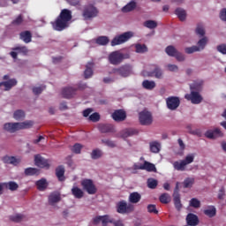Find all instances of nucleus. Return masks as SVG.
I'll list each match as a JSON object with an SVG mask.
<instances>
[{
  "instance_id": "obj_40",
  "label": "nucleus",
  "mask_w": 226,
  "mask_h": 226,
  "mask_svg": "<svg viewBox=\"0 0 226 226\" xmlns=\"http://www.w3.org/2000/svg\"><path fill=\"white\" fill-rule=\"evenodd\" d=\"M135 52H137V54H144L147 52V46L140 43L135 44Z\"/></svg>"
},
{
  "instance_id": "obj_32",
  "label": "nucleus",
  "mask_w": 226,
  "mask_h": 226,
  "mask_svg": "<svg viewBox=\"0 0 226 226\" xmlns=\"http://www.w3.org/2000/svg\"><path fill=\"white\" fill-rule=\"evenodd\" d=\"M71 192L75 199H82L84 197V191L77 186H73Z\"/></svg>"
},
{
  "instance_id": "obj_15",
  "label": "nucleus",
  "mask_w": 226,
  "mask_h": 226,
  "mask_svg": "<svg viewBox=\"0 0 226 226\" xmlns=\"http://www.w3.org/2000/svg\"><path fill=\"white\" fill-rule=\"evenodd\" d=\"M35 165L40 167L41 169H49L50 164L49 163V160L41 157V155L37 154L34 156Z\"/></svg>"
},
{
  "instance_id": "obj_64",
  "label": "nucleus",
  "mask_w": 226,
  "mask_h": 226,
  "mask_svg": "<svg viewBox=\"0 0 226 226\" xmlns=\"http://www.w3.org/2000/svg\"><path fill=\"white\" fill-rule=\"evenodd\" d=\"M174 57H176L177 61H185V56L182 55L179 51H177Z\"/></svg>"
},
{
  "instance_id": "obj_24",
  "label": "nucleus",
  "mask_w": 226,
  "mask_h": 226,
  "mask_svg": "<svg viewBox=\"0 0 226 226\" xmlns=\"http://www.w3.org/2000/svg\"><path fill=\"white\" fill-rule=\"evenodd\" d=\"M141 170H147V172H156V166L147 161H145L140 167Z\"/></svg>"
},
{
  "instance_id": "obj_47",
  "label": "nucleus",
  "mask_w": 226,
  "mask_h": 226,
  "mask_svg": "<svg viewBox=\"0 0 226 226\" xmlns=\"http://www.w3.org/2000/svg\"><path fill=\"white\" fill-rule=\"evenodd\" d=\"M165 52H166V54H168V56H170L171 57H174L176 56V54L177 53V49H176L174 48V46H168L165 49Z\"/></svg>"
},
{
  "instance_id": "obj_63",
  "label": "nucleus",
  "mask_w": 226,
  "mask_h": 226,
  "mask_svg": "<svg viewBox=\"0 0 226 226\" xmlns=\"http://www.w3.org/2000/svg\"><path fill=\"white\" fill-rule=\"evenodd\" d=\"M218 52H221V54H226V44H221L217 46Z\"/></svg>"
},
{
  "instance_id": "obj_60",
  "label": "nucleus",
  "mask_w": 226,
  "mask_h": 226,
  "mask_svg": "<svg viewBox=\"0 0 226 226\" xmlns=\"http://www.w3.org/2000/svg\"><path fill=\"white\" fill-rule=\"evenodd\" d=\"M102 144H105L109 147H116V143L109 139H102Z\"/></svg>"
},
{
  "instance_id": "obj_13",
  "label": "nucleus",
  "mask_w": 226,
  "mask_h": 226,
  "mask_svg": "<svg viewBox=\"0 0 226 226\" xmlns=\"http://www.w3.org/2000/svg\"><path fill=\"white\" fill-rule=\"evenodd\" d=\"M166 105L170 110H176L181 105L179 97L170 96L166 99Z\"/></svg>"
},
{
  "instance_id": "obj_19",
  "label": "nucleus",
  "mask_w": 226,
  "mask_h": 226,
  "mask_svg": "<svg viewBox=\"0 0 226 226\" xmlns=\"http://www.w3.org/2000/svg\"><path fill=\"white\" fill-rule=\"evenodd\" d=\"M152 68L154 71L148 72L147 73V77H155V79H162V77L163 76L162 69H160V67H158V65L156 64L152 65Z\"/></svg>"
},
{
  "instance_id": "obj_37",
  "label": "nucleus",
  "mask_w": 226,
  "mask_h": 226,
  "mask_svg": "<svg viewBox=\"0 0 226 226\" xmlns=\"http://www.w3.org/2000/svg\"><path fill=\"white\" fill-rule=\"evenodd\" d=\"M13 117L16 119V121H23V119L26 118V112L22 109H17L13 113Z\"/></svg>"
},
{
  "instance_id": "obj_58",
  "label": "nucleus",
  "mask_w": 226,
  "mask_h": 226,
  "mask_svg": "<svg viewBox=\"0 0 226 226\" xmlns=\"http://www.w3.org/2000/svg\"><path fill=\"white\" fill-rule=\"evenodd\" d=\"M85 79H91L93 77V69L87 65V69L84 72Z\"/></svg>"
},
{
  "instance_id": "obj_59",
  "label": "nucleus",
  "mask_w": 226,
  "mask_h": 226,
  "mask_svg": "<svg viewBox=\"0 0 226 226\" xmlns=\"http://www.w3.org/2000/svg\"><path fill=\"white\" fill-rule=\"evenodd\" d=\"M89 120L92 121L93 123H98L100 121V114L98 113H93L92 115L89 116Z\"/></svg>"
},
{
  "instance_id": "obj_52",
  "label": "nucleus",
  "mask_w": 226,
  "mask_h": 226,
  "mask_svg": "<svg viewBox=\"0 0 226 226\" xmlns=\"http://www.w3.org/2000/svg\"><path fill=\"white\" fill-rule=\"evenodd\" d=\"M191 91H195L199 93V91L202 90V84L194 82L192 85H190Z\"/></svg>"
},
{
  "instance_id": "obj_62",
  "label": "nucleus",
  "mask_w": 226,
  "mask_h": 226,
  "mask_svg": "<svg viewBox=\"0 0 226 226\" xmlns=\"http://www.w3.org/2000/svg\"><path fill=\"white\" fill-rule=\"evenodd\" d=\"M224 198H225V188L222 187L219 190L218 199L219 200H223Z\"/></svg>"
},
{
  "instance_id": "obj_50",
  "label": "nucleus",
  "mask_w": 226,
  "mask_h": 226,
  "mask_svg": "<svg viewBox=\"0 0 226 226\" xmlns=\"http://www.w3.org/2000/svg\"><path fill=\"white\" fill-rule=\"evenodd\" d=\"M193 160H195V155L193 154H187L182 162L186 165H190V163H193Z\"/></svg>"
},
{
  "instance_id": "obj_48",
  "label": "nucleus",
  "mask_w": 226,
  "mask_h": 226,
  "mask_svg": "<svg viewBox=\"0 0 226 226\" xmlns=\"http://www.w3.org/2000/svg\"><path fill=\"white\" fill-rule=\"evenodd\" d=\"M24 218H26V216H24V215L17 214L15 215H11L10 217V220H11V222H15L16 223H19V222H22V220H24Z\"/></svg>"
},
{
  "instance_id": "obj_51",
  "label": "nucleus",
  "mask_w": 226,
  "mask_h": 226,
  "mask_svg": "<svg viewBox=\"0 0 226 226\" xmlns=\"http://www.w3.org/2000/svg\"><path fill=\"white\" fill-rule=\"evenodd\" d=\"M96 43L98 45H107L109 43V37L100 36L96 39Z\"/></svg>"
},
{
  "instance_id": "obj_23",
  "label": "nucleus",
  "mask_w": 226,
  "mask_h": 226,
  "mask_svg": "<svg viewBox=\"0 0 226 226\" xmlns=\"http://www.w3.org/2000/svg\"><path fill=\"white\" fill-rule=\"evenodd\" d=\"M139 131L136 129H124L121 132L122 139H128V137H133V135H137Z\"/></svg>"
},
{
  "instance_id": "obj_7",
  "label": "nucleus",
  "mask_w": 226,
  "mask_h": 226,
  "mask_svg": "<svg viewBox=\"0 0 226 226\" xmlns=\"http://www.w3.org/2000/svg\"><path fill=\"white\" fill-rule=\"evenodd\" d=\"M207 37L204 36L199 40L197 43L198 46L185 48V54H193V52H200V50H204L206 49V45H207Z\"/></svg>"
},
{
  "instance_id": "obj_16",
  "label": "nucleus",
  "mask_w": 226,
  "mask_h": 226,
  "mask_svg": "<svg viewBox=\"0 0 226 226\" xmlns=\"http://www.w3.org/2000/svg\"><path fill=\"white\" fill-rule=\"evenodd\" d=\"M77 89L78 88L72 87H64L62 90V96L67 100H70V98H73L75 94H77Z\"/></svg>"
},
{
  "instance_id": "obj_11",
  "label": "nucleus",
  "mask_w": 226,
  "mask_h": 226,
  "mask_svg": "<svg viewBox=\"0 0 226 226\" xmlns=\"http://www.w3.org/2000/svg\"><path fill=\"white\" fill-rule=\"evenodd\" d=\"M11 50L12 51L10 52V56L12 59H17V57H19V54H21V56H27V54H29V49H27V46L18 45L12 48Z\"/></svg>"
},
{
  "instance_id": "obj_42",
  "label": "nucleus",
  "mask_w": 226,
  "mask_h": 226,
  "mask_svg": "<svg viewBox=\"0 0 226 226\" xmlns=\"http://www.w3.org/2000/svg\"><path fill=\"white\" fill-rule=\"evenodd\" d=\"M83 147L80 143H76L71 147V151L74 153V154H80Z\"/></svg>"
},
{
  "instance_id": "obj_36",
  "label": "nucleus",
  "mask_w": 226,
  "mask_h": 226,
  "mask_svg": "<svg viewBox=\"0 0 226 226\" xmlns=\"http://www.w3.org/2000/svg\"><path fill=\"white\" fill-rule=\"evenodd\" d=\"M173 167H174L175 170L183 172L185 170L186 164L185 163V162L183 160L180 162L176 161L175 162H173Z\"/></svg>"
},
{
  "instance_id": "obj_18",
  "label": "nucleus",
  "mask_w": 226,
  "mask_h": 226,
  "mask_svg": "<svg viewBox=\"0 0 226 226\" xmlns=\"http://www.w3.org/2000/svg\"><path fill=\"white\" fill-rule=\"evenodd\" d=\"M205 137L207 139H218V137H223V132L218 128H215V130H208L205 133Z\"/></svg>"
},
{
  "instance_id": "obj_25",
  "label": "nucleus",
  "mask_w": 226,
  "mask_h": 226,
  "mask_svg": "<svg viewBox=\"0 0 226 226\" xmlns=\"http://www.w3.org/2000/svg\"><path fill=\"white\" fill-rule=\"evenodd\" d=\"M173 202L177 211L183 209V204L181 203V195L179 193L173 194Z\"/></svg>"
},
{
  "instance_id": "obj_61",
  "label": "nucleus",
  "mask_w": 226,
  "mask_h": 226,
  "mask_svg": "<svg viewBox=\"0 0 226 226\" xmlns=\"http://www.w3.org/2000/svg\"><path fill=\"white\" fill-rule=\"evenodd\" d=\"M219 19H221L222 22H226V8L221 10Z\"/></svg>"
},
{
  "instance_id": "obj_22",
  "label": "nucleus",
  "mask_w": 226,
  "mask_h": 226,
  "mask_svg": "<svg viewBox=\"0 0 226 226\" xmlns=\"http://www.w3.org/2000/svg\"><path fill=\"white\" fill-rule=\"evenodd\" d=\"M19 38L22 40V41H24V43H31L33 40V34L30 31H24L20 33Z\"/></svg>"
},
{
  "instance_id": "obj_5",
  "label": "nucleus",
  "mask_w": 226,
  "mask_h": 226,
  "mask_svg": "<svg viewBox=\"0 0 226 226\" xmlns=\"http://www.w3.org/2000/svg\"><path fill=\"white\" fill-rule=\"evenodd\" d=\"M112 73H117L120 77L126 79V77H130V75L133 74V66L130 64H125L118 68H114Z\"/></svg>"
},
{
  "instance_id": "obj_3",
  "label": "nucleus",
  "mask_w": 226,
  "mask_h": 226,
  "mask_svg": "<svg viewBox=\"0 0 226 226\" xmlns=\"http://www.w3.org/2000/svg\"><path fill=\"white\" fill-rule=\"evenodd\" d=\"M124 59H130V54L116 50L112 51L108 56L109 63L114 66L121 64Z\"/></svg>"
},
{
  "instance_id": "obj_12",
  "label": "nucleus",
  "mask_w": 226,
  "mask_h": 226,
  "mask_svg": "<svg viewBox=\"0 0 226 226\" xmlns=\"http://www.w3.org/2000/svg\"><path fill=\"white\" fill-rule=\"evenodd\" d=\"M185 100L192 102L194 105H199V103L202 102V95L199 92L191 91V94H187L185 96Z\"/></svg>"
},
{
  "instance_id": "obj_57",
  "label": "nucleus",
  "mask_w": 226,
  "mask_h": 226,
  "mask_svg": "<svg viewBox=\"0 0 226 226\" xmlns=\"http://www.w3.org/2000/svg\"><path fill=\"white\" fill-rule=\"evenodd\" d=\"M45 87H45L43 85H41V87H34L33 88L34 94H35V95L41 94V93H43Z\"/></svg>"
},
{
  "instance_id": "obj_1",
  "label": "nucleus",
  "mask_w": 226,
  "mask_h": 226,
  "mask_svg": "<svg viewBox=\"0 0 226 226\" xmlns=\"http://www.w3.org/2000/svg\"><path fill=\"white\" fill-rule=\"evenodd\" d=\"M72 19H73L72 11L63 9L56 20L51 22V26L54 29H67L72 24Z\"/></svg>"
},
{
  "instance_id": "obj_35",
  "label": "nucleus",
  "mask_w": 226,
  "mask_h": 226,
  "mask_svg": "<svg viewBox=\"0 0 226 226\" xmlns=\"http://www.w3.org/2000/svg\"><path fill=\"white\" fill-rule=\"evenodd\" d=\"M203 213L204 215H206V216H208V218H213L216 216V207L210 206L207 209H205Z\"/></svg>"
},
{
  "instance_id": "obj_2",
  "label": "nucleus",
  "mask_w": 226,
  "mask_h": 226,
  "mask_svg": "<svg viewBox=\"0 0 226 226\" xmlns=\"http://www.w3.org/2000/svg\"><path fill=\"white\" fill-rule=\"evenodd\" d=\"M34 122L31 120H26L21 123H8L4 125V130L9 132L10 133H15V132H19V130H27L32 128Z\"/></svg>"
},
{
  "instance_id": "obj_30",
  "label": "nucleus",
  "mask_w": 226,
  "mask_h": 226,
  "mask_svg": "<svg viewBox=\"0 0 226 226\" xmlns=\"http://www.w3.org/2000/svg\"><path fill=\"white\" fill-rule=\"evenodd\" d=\"M35 185L37 186V190H39V192H43L47 190L49 184L47 183V179L41 178L35 182Z\"/></svg>"
},
{
  "instance_id": "obj_38",
  "label": "nucleus",
  "mask_w": 226,
  "mask_h": 226,
  "mask_svg": "<svg viewBox=\"0 0 226 226\" xmlns=\"http://www.w3.org/2000/svg\"><path fill=\"white\" fill-rule=\"evenodd\" d=\"M142 86L144 89H147L148 91H153V89L156 87V83L154 81H149L146 79L142 82Z\"/></svg>"
},
{
  "instance_id": "obj_17",
  "label": "nucleus",
  "mask_w": 226,
  "mask_h": 226,
  "mask_svg": "<svg viewBox=\"0 0 226 226\" xmlns=\"http://www.w3.org/2000/svg\"><path fill=\"white\" fill-rule=\"evenodd\" d=\"M185 222L188 226H197L200 223L199 216L195 214L189 213L186 215Z\"/></svg>"
},
{
  "instance_id": "obj_26",
  "label": "nucleus",
  "mask_w": 226,
  "mask_h": 226,
  "mask_svg": "<svg viewBox=\"0 0 226 226\" xmlns=\"http://www.w3.org/2000/svg\"><path fill=\"white\" fill-rule=\"evenodd\" d=\"M17 84V79H8L7 81L1 82V86H4V91H10L11 87H15V85Z\"/></svg>"
},
{
  "instance_id": "obj_29",
  "label": "nucleus",
  "mask_w": 226,
  "mask_h": 226,
  "mask_svg": "<svg viewBox=\"0 0 226 226\" xmlns=\"http://www.w3.org/2000/svg\"><path fill=\"white\" fill-rule=\"evenodd\" d=\"M64 166L61 165V166H58L56 169V176L58 179V181H64V179H66V177H64Z\"/></svg>"
},
{
  "instance_id": "obj_45",
  "label": "nucleus",
  "mask_w": 226,
  "mask_h": 226,
  "mask_svg": "<svg viewBox=\"0 0 226 226\" xmlns=\"http://www.w3.org/2000/svg\"><path fill=\"white\" fill-rule=\"evenodd\" d=\"M143 26L148 29H155L158 26V23L154 20H147L144 22Z\"/></svg>"
},
{
  "instance_id": "obj_28",
  "label": "nucleus",
  "mask_w": 226,
  "mask_h": 226,
  "mask_svg": "<svg viewBox=\"0 0 226 226\" xmlns=\"http://www.w3.org/2000/svg\"><path fill=\"white\" fill-rule=\"evenodd\" d=\"M61 201V194L57 192H53L49 196V203L50 206H54V204H57V202Z\"/></svg>"
},
{
  "instance_id": "obj_44",
  "label": "nucleus",
  "mask_w": 226,
  "mask_h": 226,
  "mask_svg": "<svg viewBox=\"0 0 226 226\" xmlns=\"http://www.w3.org/2000/svg\"><path fill=\"white\" fill-rule=\"evenodd\" d=\"M24 22V14L18 15L11 22L12 26H20Z\"/></svg>"
},
{
  "instance_id": "obj_4",
  "label": "nucleus",
  "mask_w": 226,
  "mask_h": 226,
  "mask_svg": "<svg viewBox=\"0 0 226 226\" xmlns=\"http://www.w3.org/2000/svg\"><path fill=\"white\" fill-rule=\"evenodd\" d=\"M131 38H133V32H124L122 34L117 35L111 41V47H116L117 45H123V43H126Z\"/></svg>"
},
{
  "instance_id": "obj_34",
  "label": "nucleus",
  "mask_w": 226,
  "mask_h": 226,
  "mask_svg": "<svg viewBox=\"0 0 226 226\" xmlns=\"http://www.w3.org/2000/svg\"><path fill=\"white\" fill-rule=\"evenodd\" d=\"M135 8H137V3L132 1L122 8V11L124 13H128L130 11H133V10H135Z\"/></svg>"
},
{
  "instance_id": "obj_21",
  "label": "nucleus",
  "mask_w": 226,
  "mask_h": 226,
  "mask_svg": "<svg viewBox=\"0 0 226 226\" xmlns=\"http://www.w3.org/2000/svg\"><path fill=\"white\" fill-rule=\"evenodd\" d=\"M98 129L101 133H114V125L110 124H101Z\"/></svg>"
},
{
  "instance_id": "obj_46",
  "label": "nucleus",
  "mask_w": 226,
  "mask_h": 226,
  "mask_svg": "<svg viewBox=\"0 0 226 226\" xmlns=\"http://www.w3.org/2000/svg\"><path fill=\"white\" fill-rule=\"evenodd\" d=\"M147 184L151 190H154L156 186H158V180L154 178H148Z\"/></svg>"
},
{
  "instance_id": "obj_6",
  "label": "nucleus",
  "mask_w": 226,
  "mask_h": 226,
  "mask_svg": "<svg viewBox=\"0 0 226 226\" xmlns=\"http://www.w3.org/2000/svg\"><path fill=\"white\" fill-rule=\"evenodd\" d=\"M139 121L142 126H151L153 124V114L147 109L139 113Z\"/></svg>"
},
{
  "instance_id": "obj_53",
  "label": "nucleus",
  "mask_w": 226,
  "mask_h": 226,
  "mask_svg": "<svg viewBox=\"0 0 226 226\" xmlns=\"http://www.w3.org/2000/svg\"><path fill=\"white\" fill-rule=\"evenodd\" d=\"M190 206L191 207H194L195 209L200 207V200H199L197 198H192L190 200Z\"/></svg>"
},
{
  "instance_id": "obj_14",
  "label": "nucleus",
  "mask_w": 226,
  "mask_h": 226,
  "mask_svg": "<svg viewBox=\"0 0 226 226\" xmlns=\"http://www.w3.org/2000/svg\"><path fill=\"white\" fill-rule=\"evenodd\" d=\"M111 117L117 123H121L126 119V111L124 109H116Z\"/></svg>"
},
{
  "instance_id": "obj_20",
  "label": "nucleus",
  "mask_w": 226,
  "mask_h": 226,
  "mask_svg": "<svg viewBox=\"0 0 226 226\" xmlns=\"http://www.w3.org/2000/svg\"><path fill=\"white\" fill-rule=\"evenodd\" d=\"M4 163H9L10 165H14V167H17L19 163H20L21 160L20 158H17L15 156H9L5 155L3 157Z\"/></svg>"
},
{
  "instance_id": "obj_8",
  "label": "nucleus",
  "mask_w": 226,
  "mask_h": 226,
  "mask_svg": "<svg viewBox=\"0 0 226 226\" xmlns=\"http://www.w3.org/2000/svg\"><path fill=\"white\" fill-rule=\"evenodd\" d=\"M117 211L120 215H126L133 213L135 207L132 203H126V201L122 200L117 204Z\"/></svg>"
},
{
  "instance_id": "obj_56",
  "label": "nucleus",
  "mask_w": 226,
  "mask_h": 226,
  "mask_svg": "<svg viewBox=\"0 0 226 226\" xmlns=\"http://www.w3.org/2000/svg\"><path fill=\"white\" fill-rule=\"evenodd\" d=\"M91 157L93 160H98V158H102V150L94 149L92 151Z\"/></svg>"
},
{
  "instance_id": "obj_54",
  "label": "nucleus",
  "mask_w": 226,
  "mask_h": 226,
  "mask_svg": "<svg viewBox=\"0 0 226 226\" xmlns=\"http://www.w3.org/2000/svg\"><path fill=\"white\" fill-rule=\"evenodd\" d=\"M102 226H107L109 225V223H114V221L110 219V216L109 215H102Z\"/></svg>"
},
{
  "instance_id": "obj_31",
  "label": "nucleus",
  "mask_w": 226,
  "mask_h": 226,
  "mask_svg": "<svg viewBox=\"0 0 226 226\" xmlns=\"http://www.w3.org/2000/svg\"><path fill=\"white\" fill-rule=\"evenodd\" d=\"M4 186H5V188H7L8 190H11V192H17V190H19V184H17V182L14 181H10L8 183L2 184L1 188H3Z\"/></svg>"
},
{
  "instance_id": "obj_41",
  "label": "nucleus",
  "mask_w": 226,
  "mask_h": 226,
  "mask_svg": "<svg viewBox=\"0 0 226 226\" xmlns=\"http://www.w3.org/2000/svg\"><path fill=\"white\" fill-rule=\"evenodd\" d=\"M25 174L26 176H39L40 170L36 168H26L25 170Z\"/></svg>"
},
{
  "instance_id": "obj_10",
  "label": "nucleus",
  "mask_w": 226,
  "mask_h": 226,
  "mask_svg": "<svg viewBox=\"0 0 226 226\" xmlns=\"http://www.w3.org/2000/svg\"><path fill=\"white\" fill-rule=\"evenodd\" d=\"M83 18L85 20H91L95 17H98V9L93 4L86 5L83 9Z\"/></svg>"
},
{
  "instance_id": "obj_27",
  "label": "nucleus",
  "mask_w": 226,
  "mask_h": 226,
  "mask_svg": "<svg viewBox=\"0 0 226 226\" xmlns=\"http://www.w3.org/2000/svg\"><path fill=\"white\" fill-rule=\"evenodd\" d=\"M140 199H142V196L137 192H132L129 195V202H131V204H139Z\"/></svg>"
},
{
  "instance_id": "obj_43",
  "label": "nucleus",
  "mask_w": 226,
  "mask_h": 226,
  "mask_svg": "<svg viewBox=\"0 0 226 226\" xmlns=\"http://www.w3.org/2000/svg\"><path fill=\"white\" fill-rule=\"evenodd\" d=\"M159 200L162 202V204H169V202H170V195H169L167 192H164L159 197Z\"/></svg>"
},
{
  "instance_id": "obj_39",
  "label": "nucleus",
  "mask_w": 226,
  "mask_h": 226,
  "mask_svg": "<svg viewBox=\"0 0 226 226\" xmlns=\"http://www.w3.org/2000/svg\"><path fill=\"white\" fill-rule=\"evenodd\" d=\"M151 153H160V149L162 146L158 143V141H152L149 144Z\"/></svg>"
},
{
  "instance_id": "obj_9",
  "label": "nucleus",
  "mask_w": 226,
  "mask_h": 226,
  "mask_svg": "<svg viewBox=\"0 0 226 226\" xmlns=\"http://www.w3.org/2000/svg\"><path fill=\"white\" fill-rule=\"evenodd\" d=\"M83 190L88 193V195H94L98 189H96V185H94V182L89 178H85L81 180L80 183Z\"/></svg>"
},
{
  "instance_id": "obj_55",
  "label": "nucleus",
  "mask_w": 226,
  "mask_h": 226,
  "mask_svg": "<svg viewBox=\"0 0 226 226\" xmlns=\"http://www.w3.org/2000/svg\"><path fill=\"white\" fill-rule=\"evenodd\" d=\"M147 212L151 215H158V209H156V205L149 204L147 207Z\"/></svg>"
},
{
  "instance_id": "obj_49",
  "label": "nucleus",
  "mask_w": 226,
  "mask_h": 226,
  "mask_svg": "<svg viewBox=\"0 0 226 226\" xmlns=\"http://www.w3.org/2000/svg\"><path fill=\"white\" fill-rule=\"evenodd\" d=\"M195 183V178L187 177L184 180V188H192Z\"/></svg>"
},
{
  "instance_id": "obj_33",
  "label": "nucleus",
  "mask_w": 226,
  "mask_h": 226,
  "mask_svg": "<svg viewBox=\"0 0 226 226\" xmlns=\"http://www.w3.org/2000/svg\"><path fill=\"white\" fill-rule=\"evenodd\" d=\"M175 15L178 17L181 22L186 20V11H185V9L177 8L175 11Z\"/></svg>"
}]
</instances>
